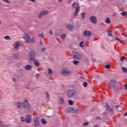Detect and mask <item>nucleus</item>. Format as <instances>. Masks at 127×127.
<instances>
[{
	"mask_svg": "<svg viewBox=\"0 0 127 127\" xmlns=\"http://www.w3.org/2000/svg\"><path fill=\"white\" fill-rule=\"evenodd\" d=\"M25 70H31L32 69V65H27L25 66Z\"/></svg>",
	"mask_w": 127,
	"mask_h": 127,
	"instance_id": "dca6fc26",
	"label": "nucleus"
},
{
	"mask_svg": "<svg viewBox=\"0 0 127 127\" xmlns=\"http://www.w3.org/2000/svg\"><path fill=\"white\" fill-rule=\"evenodd\" d=\"M88 125H89L88 122H85L83 123V126H84V127H86V126H88Z\"/></svg>",
	"mask_w": 127,
	"mask_h": 127,
	"instance_id": "2f4dec72",
	"label": "nucleus"
},
{
	"mask_svg": "<svg viewBox=\"0 0 127 127\" xmlns=\"http://www.w3.org/2000/svg\"><path fill=\"white\" fill-rule=\"evenodd\" d=\"M106 23H111V21H110V18H107L106 20Z\"/></svg>",
	"mask_w": 127,
	"mask_h": 127,
	"instance_id": "bb28decb",
	"label": "nucleus"
},
{
	"mask_svg": "<svg viewBox=\"0 0 127 127\" xmlns=\"http://www.w3.org/2000/svg\"><path fill=\"white\" fill-rule=\"evenodd\" d=\"M73 63L75 64V65H77V64H78V63H79V61H74L73 62Z\"/></svg>",
	"mask_w": 127,
	"mask_h": 127,
	"instance_id": "e433bc0d",
	"label": "nucleus"
},
{
	"mask_svg": "<svg viewBox=\"0 0 127 127\" xmlns=\"http://www.w3.org/2000/svg\"><path fill=\"white\" fill-rule=\"evenodd\" d=\"M83 35L84 36H86V37L90 36L91 31L85 30L83 32Z\"/></svg>",
	"mask_w": 127,
	"mask_h": 127,
	"instance_id": "9b49d317",
	"label": "nucleus"
},
{
	"mask_svg": "<svg viewBox=\"0 0 127 127\" xmlns=\"http://www.w3.org/2000/svg\"><path fill=\"white\" fill-rule=\"evenodd\" d=\"M18 46H19V42H18V41L15 42L14 44V48L15 49H17Z\"/></svg>",
	"mask_w": 127,
	"mask_h": 127,
	"instance_id": "2eb2a0df",
	"label": "nucleus"
},
{
	"mask_svg": "<svg viewBox=\"0 0 127 127\" xmlns=\"http://www.w3.org/2000/svg\"><path fill=\"white\" fill-rule=\"evenodd\" d=\"M48 74L49 75H52V74H53V71H52V69H51V68L48 69Z\"/></svg>",
	"mask_w": 127,
	"mask_h": 127,
	"instance_id": "aec40b11",
	"label": "nucleus"
},
{
	"mask_svg": "<svg viewBox=\"0 0 127 127\" xmlns=\"http://www.w3.org/2000/svg\"><path fill=\"white\" fill-rule=\"evenodd\" d=\"M83 87H87L88 86V83L86 82H84L83 84Z\"/></svg>",
	"mask_w": 127,
	"mask_h": 127,
	"instance_id": "7c9ffc66",
	"label": "nucleus"
},
{
	"mask_svg": "<svg viewBox=\"0 0 127 127\" xmlns=\"http://www.w3.org/2000/svg\"><path fill=\"white\" fill-rule=\"evenodd\" d=\"M22 122H25V120H23V117H21Z\"/></svg>",
	"mask_w": 127,
	"mask_h": 127,
	"instance_id": "a19ab883",
	"label": "nucleus"
},
{
	"mask_svg": "<svg viewBox=\"0 0 127 127\" xmlns=\"http://www.w3.org/2000/svg\"><path fill=\"white\" fill-rule=\"evenodd\" d=\"M73 57L76 59H78V60H81L82 59V58L81 57L80 54L77 53H74L73 54Z\"/></svg>",
	"mask_w": 127,
	"mask_h": 127,
	"instance_id": "39448f33",
	"label": "nucleus"
},
{
	"mask_svg": "<svg viewBox=\"0 0 127 127\" xmlns=\"http://www.w3.org/2000/svg\"><path fill=\"white\" fill-rule=\"evenodd\" d=\"M48 13V11H43L42 12H41L39 15V17L41 18V17H42L43 15H45Z\"/></svg>",
	"mask_w": 127,
	"mask_h": 127,
	"instance_id": "9d476101",
	"label": "nucleus"
},
{
	"mask_svg": "<svg viewBox=\"0 0 127 127\" xmlns=\"http://www.w3.org/2000/svg\"><path fill=\"white\" fill-rule=\"evenodd\" d=\"M62 74L64 76H68V75H71V72L68 71L66 68H64L62 70Z\"/></svg>",
	"mask_w": 127,
	"mask_h": 127,
	"instance_id": "7ed1b4c3",
	"label": "nucleus"
},
{
	"mask_svg": "<svg viewBox=\"0 0 127 127\" xmlns=\"http://www.w3.org/2000/svg\"><path fill=\"white\" fill-rule=\"evenodd\" d=\"M116 82L114 80H111L109 83V86L110 87V88H112V87H114L115 85H116Z\"/></svg>",
	"mask_w": 127,
	"mask_h": 127,
	"instance_id": "1a4fd4ad",
	"label": "nucleus"
},
{
	"mask_svg": "<svg viewBox=\"0 0 127 127\" xmlns=\"http://www.w3.org/2000/svg\"><path fill=\"white\" fill-rule=\"evenodd\" d=\"M23 107L25 109H30V105L29 104V102H28V100H27V99H25L24 100Z\"/></svg>",
	"mask_w": 127,
	"mask_h": 127,
	"instance_id": "f03ea898",
	"label": "nucleus"
},
{
	"mask_svg": "<svg viewBox=\"0 0 127 127\" xmlns=\"http://www.w3.org/2000/svg\"><path fill=\"white\" fill-rule=\"evenodd\" d=\"M26 122L27 123V124H29L31 122V118L30 117V116L27 115L26 118Z\"/></svg>",
	"mask_w": 127,
	"mask_h": 127,
	"instance_id": "ddd939ff",
	"label": "nucleus"
},
{
	"mask_svg": "<svg viewBox=\"0 0 127 127\" xmlns=\"http://www.w3.org/2000/svg\"><path fill=\"white\" fill-rule=\"evenodd\" d=\"M85 15H86V14H85V13H82V18H85Z\"/></svg>",
	"mask_w": 127,
	"mask_h": 127,
	"instance_id": "f704fd0d",
	"label": "nucleus"
},
{
	"mask_svg": "<svg viewBox=\"0 0 127 127\" xmlns=\"http://www.w3.org/2000/svg\"><path fill=\"white\" fill-rule=\"evenodd\" d=\"M34 64L35 65V66H36L37 67H39V63L38 62V61L36 60H35L34 61Z\"/></svg>",
	"mask_w": 127,
	"mask_h": 127,
	"instance_id": "a211bd4d",
	"label": "nucleus"
},
{
	"mask_svg": "<svg viewBox=\"0 0 127 127\" xmlns=\"http://www.w3.org/2000/svg\"><path fill=\"white\" fill-rule=\"evenodd\" d=\"M63 0H59V2H61Z\"/></svg>",
	"mask_w": 127,
	"mask_h": 127,
	"instance_id": "3c124183",
	"label": "nucleus"
},
{
	"mask_svg": "<svg viewBox=\"0 0 127 127\" xmlns=\"http://www.w3.org/2000/svg\"><path fill=\"white\" fill-rule=\"evenodd\" d=\"M1 127H6V126H5V125H1Z\"/></svg>",
	"mask_w": 127,
	"mask_h": 127,
	"instance_id": "a18cd8bd",
	"label": "nucleus"
},
{
	"mask_svg": "<svg viewBox=\"0 0 127 127\" xmlns=\"http://www.w3.org/2000/svg\"><path fill=\"white\" fill-rule=\"evenodd\" d=\"M66 28L67 29H68V30H72V29H73V25L69 24V25H67L66 26Z\"/></svg>",
	"mask_w": 127,
	"mask_h": 127,
	"instance_id": "f3484780",
	"label": "nucleus"
},
{
	"mask_svg": "<svg viewBox=\"0 0 127 127\" xmlns=\"http://www.w3.org/2000/svg\"><path fill=\"white\" fill-rule=\"evenodd\" d=\"M45 94L46 95L47 98H49V93H48V92H46Z\"/></svg>",
	"mask_w": 127,
	"mask_h": 127,
	"instance_id": "58836bf2",
	"label": "nucleus"
},
{
	"mask_svg": "<svg viewBox=\"0 0 127 127\" xmlns=\"http://www.w3.org/2000/svg\"><path fill=\"white\" fill-rule=\"evenodd\" d=\"M122 15L123 16H126V15L127 16V12L124 11L121 13Z\"/></svg>",
	"mask_w": 127,
	"mask_h": 127,
	"instance_id": "b1692460",
	"label": "nucleus"
},
{
	"mask_svg": "<svg viewBox=\"0 0 127 127\" xmlns=\"http://www.w3.org/2000/svg\"><path fill=\"white\" fill-rule=\"evenodd\" d=\"M29 57L30 60H31V61H33V60H34V58H35V53L34 52H31Z\"/></svg>",
	"mask_w": 127,
	"mask_h": 127,
	"instance_id": "423d86ee",
	"label": "nucleus"
},
{
	"mask_svg": "<svg viewBox=\"0 0 127 127\" xmlns=\"http://www.w3.org/2000/svg\"><path fill=\"white\" fill-rule=\"evenodd\" d=\"M80 11V8L78 6H77L75 8V11L74 13V16H76L78 14V13Z\"/></svg>",
	"mask_w": 127,
	"mask_h": 127,
	"instance_id": "4468645a",
	"label": "nucleus"
},
{
	"mask_svg": "<svg viewBox=\"0 0 127 127\" xmlns=\"http://www.w3.org/2000/svg\"><path fill=\"white\" fill-rule=\"evenodd\" d=\"M71 110H72V111H75V109H74V108H71Z\"/></svg>",
	"mask_w": 127,
	"mask_h": 127,
	"instance_id": "603ef678",
	"label": "nucleus"
},
{
	"mask_svg": "<svg viewBox=\"0 0 127 127\" xmlns=\"http://www.w3.org/2000/svg\"><path fill=\"white\" fill-rule=\"evenodd\" d=\"M8 60H10L9 62H11V57H8L7 58Z\"/></svg>",
	"mask_w": 127,
	"mask_h": 127,
	"instance_id": "ea45409f",
	"label": "nucleus"
},
{
	"mask_svg": "<svg viewBox=\"0 0 127 127\" xmlns=\"http://www.w3.org/2000/svg\"><path fill=\"white\" fill-rule=\"evenodd\" d=\"M66 93L68 97H73L75 95V91L73 90H67Z\"/></svg>",
	"mask_w": 127,
	"mask_h": 127,
	"instance_id": "20e7f679",
	"label": "nucleus"
},
{
	"mask_svg": "<svg viewBox=\"0 0 127 127\" xmlns=\"http://www.w3.org/2000/svg\"><path fill=\"white\" fill-rule=\"evenodd\" d=\"M125 59H126V57H122L121 58V61H124V60H125Z\"/></svg>",
	"mask_w": 127,
	"mask_h": 127,
	"instance_id": "72a5a7b5",
	"label": "nucleus"
},
{
	"mask_svg": "<svg viewBox=\"0 0 127 127\" xmlns=\"http://www.w3.org/2000/svg\"><path fill=\"white\" fill-rule=\"evenodd\" d=\"M107 32L108 33V35L109 36H112V33L110 31V30H108Z\"/></svg>",
	"mask_w": 127,
	"mask_h": 127,
	"instance_id": "473e14b6",
	"label": "nucleus"
},
{
	"mask_svg": "<svg viewBox=\"0 0 127 127\" xmlns=\"http://www.w3.org/2000/svg\"><path fill=\"white\" fill-rule=\"evenodd\" d=\"M1 24V21H0V25Z\"/></svg>",
	"mask_w": 127,
	"mask_h": 127,
	"instance_id": "864d4df0",
	"label": "nucleus"
},
{
	"mask_svg": "<svg viewBox=\"0 0 127 127\" xmlns=\"http://www.w3.org/2000/svg\"><path fill=\"white\" fill-rule=\"evenodd\" d=\"M42 51H45V48H43L42 49Z\"/></svg>",
	"mask_w": 127,
	"mask_h": 127,
	"instance_id": "de8ad7c7",
	"label": "nucleus"
},
{
	"mask_svg": "<svg viewBox=\"0 0 127 127\" xmlns=\"http://www.w3.org/2000/svg\"><path fill=\"white\" fill-rule=\"evenodd\" d=\"M122 70L124 72V73H127V68L126 67H123Z\"/></svg>",
	"mask_w": 127,
	"mask_h": 127,
	"instance_id": "393cba45",
	"label": "nucleus"
},
{
	"mask_svg": "<svg viewBox=\"0 0 127 127\" xmlns=\"http://www.w3.org/2000/svg\"><path fill=\"white\" fill-rule=\"evenodd\" d=\"M94 127H99L97 126H94Z\"/></svg>",
	"mask_w": 127,
	"mask_h": 127,
	"instance_id": "5fc2aeb1",
	"label": "nucleus"
},
{
	"mask_svg": "<svg viewBox=\"0 0 127 127\" xmlns=\"http://www.w3.org/2000/svg\"><path fill=\"white\" fill-rule=\"evenodd\" d=\"M42 123L43 125H46L47 124V122L44 119H42Z\"/></svg>",
	"mask_w": 127,
	"mask_h": 127,
	"instance_id": "5701e85b",
	"label": "nucleus"
},
{
	"mask_svg": "<svg viewBox=\"0 0 127 127\" xmlns=\"http://www.w3.org/2000/svg\"><path fill=\"white\" fill-rule=\"evenodd\" d=\"M16 106L18 109H21V108L23 107V103L18 102H17Z\"/></svg>",
	"mask_w": 127,
	"mask_h": 127,
	"instance_id": "f8f14e48",
	"label": "nucleus"
},
{
	"mask_svg": "<svg viewBox=\"0 0 127 127\" xmlns=\"http://www.w3.org/2000/svg\"><path fill=\"white\" fill-rule=\"evenodd\" d=\"M34 127H39V121H38V118H35L34 120Z\"/></svg>",
	"mask_w": 127,
	"mask_h": 127,
	"instance_id": "6e6552de",
	"label": "nucleus"
},
{
	"mask_svg": "<svg viewBox=\"0 0 127 127\" xmlns=\"http://www.w3.org/2000/svg\"><path fill=\"white\" fill-rule=\"evenodd\" d=\"M65 37H66V35L64 34H62V35H61V38L62 39L64 40V39H65Z\"/></svg>",
	"mask_w": 127,
	"mask_h": 127,
	"instance_id": "4be33fe9",
	"label": "nucleus"
},
{
	"mask_svg": "<svg viewBox=\"0 0 127 127\" xmlns=\"http://www.w3.org/2000/svg\"><path fill=\"white\" fill-rule=\"evenodd\" d=\"M109 108V105L108 104H106V108L108 109Z\"/></svg>",
	"mask_w": 127,
	"mask_h": 127,
	"instance_id": "49530a36",
	"label": "nucleus"
},
{
	"mask_svg": "<svg viewBox=\"0 0 127 127\" xmlns=\"http://www.w3.org/2000/svg\"><path fill=\"white\" fill-rule=\"evenodd\" d=\"M49 33L50 34H51V35H52L53 34V33L51 31H49Z\"/></svg>",
	"mask_w": 127,
	"mask_h": 127,
	"instance_id": "79ce46f5",
	"label": "nucleus"
},
{
	"mask_svg": "<svg viewBox=\"0 0 127 127\" xmlns=\"http://www.w3.org/2000/svg\"><path fill=\"white\" fill-rule=\"evenodd\" d=\"M4 39H5V40H10L11 39V38H10L9 36H4Z\"/></svg>",
	"mask_w": 127,
	"mask_h": 127,
	"instance_id": "412c9836",
	"label": "nucleus"
},
{
	"mask_svg": "<svg viewBox=\"0 0 127 127\" xmlns=\"http://www.w3.org/2000/svg\"><path fill=\"white\" fill-rule=\"evenodd\" d=\"M106 69H110L111 68V65L110 64H107L105 66Z\"/></svg>",
	"mask_w": 127,
	"mask_h": 127,
	"instance_id": "c85d7f7f",
	"label": "nucleus"
},
{
	"mask_svg": "<svg viewBox=\"0 0 127 127\" xmlns=\"http://www.w3.org/2000/svg\"><path fill=\"white\" fill-rule=\"evenodd\" d=\"M75 6H76V3L74 2V3H73L72 4V7H73V8H75Z\"/></svg>",
	"mask_w": 127,
	"mask_h": 127,
	"instance_id": "4c0bfd02",
	"label": "nucleus"
},
{
	"mask_svg": "<svg viewBox=\"0 0 127 127\" xmlns=\"http://www.w3.org/2000/svg\"><path fill=\"white\" fill-rule=\"evenodd\" d=\"M83 43H84V42H83V41L80 43L79 46L80 47H83V45H82L83 44Z\"/></svg>",
	"mask_w": 127,
	"mask_h": 127,
	"instance_id": "c9c22d12",
	"label": "nucleus"
},
{
	"mask_svg": "<svg viewBox=\"0 0 127 127\" xmlns=\"http://www.w3.org/2000/svg\"><path fill=\"white\" fill-rule=\"evenodd\" d=\"M36 77H37V78H39V73L37 74L36 75Z\"/></svg>",
	"mask_w": 127,
	"mask_h": 127,
	"instance_id": "37998d69",
	"label": "nucleus"
},
{
	"mask_svg": "<svg viewBox=\"0 0 127 127\" xmlns=\"http://www.w3.org/2000/svg\"><path fill=\"white\" fill-rule=\"evenodd\" d=\"M23 39L25 40V42L26 43H28V42H34V38H32L31 39H30V38H29V36H28V34H25L24 36L23 37Z\"/></svg>",
	"mask_w": 127,
	"mask_h": 127,
	"instance_id": "f257e3e1",
	"label": "nucleus"
},
{
	"mask_svg": "<svg viewBox=\"0 0 127 127\" xmlns=\"http://www.w3.org/2000/svg\"><path fill=\"white\" fill-rule=\"evenodd\" d=\"M124 116H125V117H127V112L126 113H125Z\"/></svg>",
	"mask_w": 127,
	"mask_h": 127,
	"instance_id": "09e8293b",
	"label": "nucleus"
},
{
	"mask_svg": "<svg viewBox=\"0 0 127 127\" xmlns=\"http://www.w3.org/2000/svg\"><path fill=\"white\" fill-rule=\"evenodd\" d=\"M68 104H69V105H70V106L73 105V101H72V100H69V101H68Z\"/></svg>",
	"mask_w": 127,
	"mask_h": 127,
	"instance_id": "c756f323",
	"label": "nucleus"
},
{
	"mask_svg": "<svg viewBox=\"0 0 127 127\" xmlns=\"http://www.w3.org/2000/svg\"><path fill=\"white\" fill-rule=\"evenodd\" d=\"M72 113H75V112H74V111H72Z\"/></svg>",
	"mask_w": 127,
	"mask_h": 127,
	"instance_id": "4d7b16f0",
	"label": "nucleus"
},
{
	"mask_svg": "<svg viewBox=\"0 0 127 127\" xmlns=\"http://www.w3.org/2000/svg\"><path fill=\"white\" fill-rule=\"evenodd\" d=\"M116 40L118 41V42H119V43H122V41H121V40L118 38V37H115Z\"/></svg>",
	"mask_w": 127,
	"mask_h": 127,
	"instance_id": "a878e982",
	"label": "nucleus"
},
{
	"mask_svg": "<svg viewBox=\"0 0 127 127\" xmlns=\"http://www.w3.org/2000/svg\"><path fill=\"white\" fill-rule=\"evenodd\" d=\"M39 36H41V37H43V34H39Z\"/></svg>",
	"mask_w": 127,
	"mask_h": 127,
	"instance_id": "c03bdc74",
	"label": "nucleus"
},
{
	"mask_svg": "<svg viewBox=\"0 0 127 127\" xmlns=\"http://www.w3.org/2000/svg\"><path fill=\"white\" fill-rule=\"evenodd\" d=\"M30 0L31 1H32L33 2H34V1H35V0Z\"/></svg>",
	"mask_w": 127,
	"mask_h": 127,
	"instance_id": "8fccbe9b",
	"label": "nucleus"
},
{
	"mask_svg": "<svg viewBox=\"0 0 127 127\" xmlns=\"http://www.w3.org/2000/svg\"><path fill=\"white\" fill-rule=\"evenodd\" d=\"M4 2H6V3H10V2L8 0H1Z\"/></svg>",
	"mask_w": 127,
	"mask_h": 127,
	"instance_id": "cd10ccee",
	"label": "nucleus"
},
{
	"mask_svg": "<svg viewBox=\"0 0 127 127\" xmlns=\"http://www.w3.org/2000/svg\"><path fill=\"white\" fill-rule=\"evenodd\" d=\"M90 20L92 23H97V18L94 16H91L90 18Z\"/></svg>",
	"mask_w": 127,
	"mask_h": 127,
	"instance_id": "0eeeda50",
	"label": "nucleus"
},
{
	"mask_svg": "<svg viewBox=\"0 0 127 127\" xmlns=\"http://www.w3.org/2000/svg\"><path fill=\"white\" fill-rule=\"evenodd\" d=\"M116 107H117V108H119V106H117Z\"/></svg>",
	"mask_w": 127,
	"mask_h": 127,
	"instance_id": "6e6d98bb",
	"label": "nucleus"
},
{
	"mask_svg": "<svg viewBox=\"0 0 127 127\" xmlns=\"http://www.w3.org/2000/svg\"><path fill=\"white\" fill-rule=\"evenodd\" d=\"M59 102L60 104H63V103H64V99L62 97L60 98Z\"/></svg>",
	"mask_w": 127,
	"mask_h": 127,
	"instance_id": "6ab92c4d",
	"label": "nucleus"
}]
</instances>
